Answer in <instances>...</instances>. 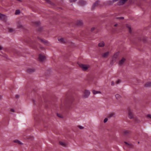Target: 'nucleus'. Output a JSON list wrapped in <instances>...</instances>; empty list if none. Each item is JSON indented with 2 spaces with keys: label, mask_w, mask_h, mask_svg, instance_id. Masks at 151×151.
<instances>
[{
  "label": "nucleus",
  "mask_w": 151,
  "mask_h": 151,
  "mask_svg": "<svg viewBox=\"0 0 151 151\" xmlns=\"http://www.w3.org/2000/svg\"><path fill=\"white\" fill-rule=\"evenodd\" d=\"M57 72L55 69L49 68L46 70L45 73L47 75H55L57 74Z\"/></svg>",
  "instance_id": "nucleus-1"
},
{
  "label": "nucleus",
  "mask_w": 151,
  "mask_h": 151,
  "mask_svg": "<svg viewBox=\"0 0 151 151\" xmlns=\"http://www.w3.org/2000/svg\"><path fill=\"white\" fill-rule=\"evenodd\" d=\"M80 68L83 71H86L90 68V65L88 64H79Z\"/></svg>",
  "instance_id": "nucleus-2"
},
{
  "label": "nucleus",
  "mask_w": 151,
  "mask_h": 151,
  "mask_svg": "<svg viewBox=\"0 0 151 151\" xmlns=\"http://www.w3.org/2000/svg\"><path fill=\"white\" fill-rule=\"evenodd\" d=\"M90 94V92L88 90H86L83 92L82 97L84 98H86L88 97Z\"/></svg>",
  "instance_id": "nucleus-3"
},
{
  "label": "nucleus",
  "mask_w": 151,
  "mask_h": 151,
  "mask_svg": "<svg viewBox=\"0 0 151 151\" xmlns=\"http://www.w3.org/2000/svg\"><path fill=\"white\" fill-rule=\"evenodd\" d=\"M38 59L40 61L43 62L46 59V57L44 55L40 54L39 55Z\"/></svg>",
  "instance_id": "nucleus-4"
},
{
  "label": "nucleus",
  "mask_w": 151,
  "mask_h": 151,
  "mask_svg": "<svg viewBox=\"0 0 151 151\" xmlns=\"http://www.w3.org/2000/svg\"><path fill=\"white\" fill-rule=\"evenodd\" d=\"M127 110L129 118L130 119H133L134 116L132 110L130 108H128Z\"/></svg>",
  "instance_id": "nucleus-5"
},
{
  "label": "nucleus",
  "mask_w": 151,
  "mask_h": 151,
  "mask_svg": "<svg viewBox=\"0 0 151 151\" xmlns=\"http://www.w3.org/2000/svg\"><path fill=\"white\" fill-rule=\"evenodd\" d=\"M38 39L40 40V41L46 45H50V43L47 41L43 40L40 38H38Z\"/></svg>",
  "instance_id": "nucleus-6"
},
{
  "label": "nucleus",
  "mask_w": 151,
  "mask_h": 151,
  "mask_svg": "<svg viewBox=\"0 0 151 151\" xmlns=\"http://www.w3.org/2000/svg\"><path fill=\"white\" fill-rule=\"evenodd\" d=\"M119 52H117L114 54L113 56V60H112V62L116 61V59L117 58L119 55Z\"/></svg>",
  "instance_id": "nucleus-7"
},
{
  "label": "nucleus",
  "mask_w": 151,
  "mask_h": 151,
  "mask_svg": "<svg viewBox=\"0 0 151 151\" xmlns=\"http://www.w3.org/2000/svg\"><path fill=\"white\" fill-rule=\"evenodd\" d=\"M126 60L125 58H122L118 62L119 65L120 66L123 65L125 61Z\"/></svg>",
  "instance_id": "nucleus-8"
},
{
  "label": "nucleus",
  "mask_w": 151,
  "mask_h": 151,
  "mask_svg": "<svg viewBox=\"0 0 151 151\" xmlns=\"http://www.w3.org/2000/svg\"><path fill=\"white\" fill-rule=\"evenodd\" d=\"M35 69L34 68H30L27 69V72L29 73H32L35 72Z\"/></svg>",
  "instance_id": "nucleus-9"
},
{
  "label": "nucleus",
  "mask_w": 151,
  "mask_h": 151,
  "mask_svg": "<svg viewBox=\"0 0 151 151\" xmlns=\"http://www.w3.org/2000/svg\"><path fill=\"white\" fill-rule=\"evenodd\" d=\"M0 19H2L4 21H6L7 19V17L4 15L0 14Z\"/></svg>",
  "instance_id": "nucleus-10"
},
{
  "label": "nucleus",
  "mask_w": 151,
  "mask_h": 151,
  "mask_svg": "<svg viewBox=\"0 0 151 151\" xmlns=\"http://www.w3.org/2000/svg\"><path fill=\"white\" fill-rule=\"evenodd\" d=\"M128 0H120L118 2V4L119 5H122L124 4Z\"/></svg>",
  "instance_id": "nucleus-11"
},
{
  "label": "nucleus",
  "mask_w": 151,
  "mask_h": 151,
  "mask_svg": "<svg viewBox=\"0 0 151 151\" xmlns=\"http://www.w3.org/2000/svg\"><path fill=\"white\" fill-rule=\"evenodd\" d=\"M109 51H107L104 52L102 55V56L104 58H107L109 54Z\"/></svg>",
  "instance_id": "nucleus-12"
},
{
  "label": "nucleus",
  "mask_w": 151,
  "mask_h": 151,
  "mask_svg": "<svg viewBox=\"0 0 151 151\" xmlns=\"http://www.w3.org/2000/svg\"><path fill=\"white\" fill-rule=\"evenodd\" d=\"M145 86L147 88L151 87V82H148L145 84Z\"/></svg>",
  "instance_id": "nucleus-13"
},
{
  "label": "nucleus",
  "mask_w": 151,
  "mask_h": 151,
  "mask_svg": "<svg viewBox=\"0 0 151 151\" xmlns=\"http://www.w3.org/2000/svg\"><path fill=\"white\" fill-rule=\"evenodd\" d=\"M99 4V1H97L95 2L93 5L92 6V8H93L97 6Z\"/></svg>",
  "instance_id": "nucleus-14"
},
{
  "label": "nucleus",
  "mask_w": 151,
  "mask_h": 151,
  "mask_svg": "<svg viewBox=\"0 0 151 151\" xmlns=\"http://www.w3.org/2000/svg\"><path fill=\"white\" fill-rule=\"evenodd\" d=\"M58 41L61 43H64L65 42V40L63 38H58Z\"/></svg>",
  "instance_id": "nucleus-15"
},
{
  "label": "nucleus",
  "mask_w": 151,
  "mask_h": 151,
  "mask_svg": "<svg viewBox=\"0 0 151 151\" xmlns=\"http://www.w3.org/2000/svg\"><path fill=\"white\" fill-rule=\"evenodd\" d=\"M98 46L99 47H103L104 46V43L103 42H101L98 44Z\"/></svg>",
  "instance_id": "nucleus-16"
},
{
  "label": "nucleus",
  "mask_w": 151,
  "mask_h": 151,
  "mask_svg": "<svg viewBox=\"0 0 151 151\" xmlns=\"http://www.w3.org/2000/svg\"><path fill=\"white\" fill-rule=\"evenodd\" d=\"M92 92L93 93L94 95H95L98 93H101V92L100 91H97L95 90H93Z\"/></svg>",
  "instance_id": "nucleus-17"
},
{
  "label": "nucleus",
  "mask_w": 151,
  "mask_h": 151,
  "mask_svg": "<svg viewBox=\"0 0 151 151\" xmlns=\"http://www.w3.org/2000/svg\"><path fill=\"white\" fill-rule=\"evenodd\" d=\"M77 24L79 26H81L83 24L82 21L81 20H78L77 22Z\"/></svg>",
  "instance_id": "nucleus-18"
},
{
  "label": "nucleus",
  "mask_w": 151,
  "mask_h": 151,
  "mask_svg": "<svg viewBox=\"0 0 151 151\" xmlns=\"http://www.w3.org/2000/svg\"><path fill=\"white\" fill-rule=\"evenodd\" d=\"M8 30L10 32H13L14 31V30L12 27H9Z\"/></svg>",
  "instance_id": "nucleus-19"
},
{
  "label": "nucleus",
  "mask_w": 151,
  "mask_h": 151,
  "mask_svg": "<svg viewBox=\"0 0 151 151\" xmlns=\"http://www.w3.org/2000/svg\"><path fill=\"white\" fill-rule=\"evenodd\" d=\"M115 97L117 99H119L121 98V96L118 94H116L115 95Z\"/></svg>",
  "instance_id": "nucleus-20"
},
{
  "label": "nucleus",
  "mask_w": 151,
  "mask_h": 151,
  "mask_svg": "<svg viewBox=\"0 0 151 151\" xmlns=\"http://www.w3.org/2000/svg\"><path fill=\"white\" fill-rule=\"evenodd\" d=\"M17 26L18 28H22L23 27L22 25L20 23H18L17 24Z\"/></svg>",
  "instance_id": "nucleus-21"
},
{
  "label": "nucleus",
  "mask_w": 151,
  "mask_h": 151,
  "mask_svg": "<svg viewBox=\"0 0 151 151\" xmlns=\"http://www.w3.org/2000/svg\"><path fill=\"white\" fill-rule=\"evenodd\" d=\"M126 27H127L128 29L129 32L130 33H131V28L130 26H129V25L127 24V25Z\"/></svg>",
  "instance_id": "nucleus-22"
},
{
  "label": "nucleus",
  "mask_w": 151,
  "mask_h": 151,
  "mask_svg": "<svg viewBox=\"0 0 151 151\" xmlns=\"http://www.w3.org/2000/svg\"><path fill=\"white\" fill-rule=\"evenodd\" d=\"M14 142L15 143H17L20 144H22V143L19 140L17 139L15 140L14 141Z\"/></svg>",
  "instance_id": "nucleus-23"
},
{
  "label": "nucleus",
  "mask_w": 151,
  "mask_h": 151,
  "mask_svg": "<svg viewBox=\"0 0 151 151\" xmlns=\"http://www.w3.org/2000/svg\"><path fill=\"white\" fill-rule=\"evenodd\" d=\"M59 143L61 145L63 146H65L66 145V143L63 142H60Z\"/></svg>",
  "instance_id": "nucleus-24"
},
{
  "label": "nucleus",
  "mask_w": 151,
  "mask_h": 151,
  "mask_svg": "<svg viewBox=\"0 0 151 151\" xmlns=\"http://www.w3.org/2000/svg\"><path fill=\"white\" fill-rule=\"evenodd\" d=\"M114 114L113 113H111L108 115V117L109 118H110L111 117L113 116Z\"/></svg>",
  "instance_id": "nucleus-25"
},
{
  "label": "nucleus",
  "mask_w": 151,
  "mask_h": 151,
  "mask_svg": "<svg viewBox=\"0 0 151 151\" xmlns=\"http://www.w3.org/2000/svg\"><path fill=\"white\" fill-rule=\"evenodd\" d=\"M129 133V132L128 131V130H125V131H124V132H123V134H124V135H126L128 134Z\"/></svg>",
  "instance_id": "nucleus-26"
},
{
  "label": "nucleus",
  "mask_w": 151,
  "mask_h": 151,
  "mask_svg": "<svg viewBox=\"0 0 151 151\" xmlns=\"http://www.w3.org/2000/svg\"><path fill=\"white\" fill-rule=\"evenodd\" d=\"M80 4L81 5H83L85 4V3L83 1H81L80 2Z\"/></svg>",
  "instance_id": "nucleus-27"
},
{
  "label": "nucleus",
  "mask_w": 151,
  "mask_h": 151,
  "mask_svg": "<svg viewBox=\"0 0 151 151\" xmlns=\"http://www.w3.org/2000/svg\"><path fill=\"white\" fill-rule=\"evenodd\" d=\"M78 127L79 128V129H83L84 128V127H82V126L81 125H78Z\"/></svg>",
  "instance_id": "nucleus-28"
},
{
  "label": "nucleus",
  "mask_w": 151,
  "mask_h": 151,
  "mask_svg": "<svg viewBox=\"0 0 151 151\" xmlns=\"http://www.w3.org/2000/svg\"><path fill=\"white\" fill-rule=\"evenodd\" d=\"M20 13V11L19 10H17L16 11L15 14H19Z\"/></svg>",
  "instance_id": "nucleus-29"
},
{
  "label": "nucleus",
  "mask_w": 151,
  "mask_h": 151,
  "mask_svg": "<svg viewBox=\"0 0 151 151\" xmlns=\"http://www.w3.org/2000/svg\"><path fill=\"white\" fill-rule=\"evenodd\" d=\"M107 3L109 5H110L112 4L114 2H113L112 1H108Z\"/></svg>",
  "instance_id": "nucleus-30"
},
{
  "label": "nucleus",
  "mask_w": 151,
  "mask_h": 151,
  "mask_svg": "<svg viewBox=\"0 0 151 151\" xmlns=\"http://www.w3.org/2000/svg\"><path fill=\"white\" fill-rule=\"evenodd\" d=\"M121 82V81L120 79H119L117 81L116 83L117 84H119L120 82Z\"/></svg>",
  "instance_id": "nucleus-31"
},
{
  "label": "nucleus",
  "mask_w": 151,
  "mask_h": 151,
  "mask_svg": "<svg viewBox=\"0 0 151 151\" xmlns=\"http://www.w3.org/2000/svg\"><path fill=\"white\" fill-rule=\"evenodd\" d=\"M107 121H108V119L107 118H105L104 120V123H105Z\"/></svg>",
  "instance_id": "nucleus-32"
},
{
  "label": "nucleus",
  "mask_w": 151,
  "mask_h": 151,
  "mask_svg": "<svg viewBox=\"0 0 151 151\" xmlns=\"http://www.w3.org/2000/svg\"><path fill=\"white\" fill-rule=\"evenodd\" d=\"M128 146H129V147H132V145L131 144H129V145H128Z\"/></svg>",
  "instance_id": "nucleus-33"
},
{
  "label": "nucleus",
  "mask_w": 151,
  "mask_h": 151,
  "mask_svg": "<svg viewBox=\"0 0 151 151\" xmlns=\"http://www.w3.org/2000/svg\"><path fill=\"white\" fill-rule=\"evenodd\" d=\"M147 117L148 118H150V119H151V114H148L147 115Z\"/></svg>",
  "instance_id": "nucleus-34"
},
{
  "label": "nucleus",
  "mask_w": 151,
  "mask_h": 151,
  "mask_svg": "<svg viewBox=\"0 0 151 151\" xmlns=\"http://www.w3.org/2000/svg\"><path fill=\"white\" fill-rule=\"evenodd\" d=\"M77 0H70V1L71 2H74L76 1Z\"/></svg>",
  "instance_id": "nucleus-35"
},
{
  "label": "nucleus",
  "mask_w": 151,
  "mask_h": 151,
  "mask_svg": "<svg viewBox=\"0 0 151 151\" xmlns=\"http://www.w3.org/2000/svg\"><path fill=\"white\" fill-rule=\"evenodd\" d=\"M3 49V47L1 45H0V50H2Z\"/></svg>",
  "instance_id": "nucleus-36"
},
{
  "label": "nucleus",
  "mask_w": 151,
  "mask_h": 151,
  "mask_svg": "<svg viewBox=\"0 0 151 151\" xmlns=\"http://www.w3.org/2000/svg\"><path fill=\"white\" fill-rule=\"evenodd\" d=\"M111 85L112 86H114V83L113 81H112L111 82Z\"/></svg>",
  "instance_id": "nucleus-37"
},
{
  "label": "nucleus",
  "mask_w": 151,
  "mask_h": 151,
  "mask_svg": "<svg viewBox=\"0 0 151 151\" xmlns=\"http://www.w3.org/2000/svg\"><path fill=\"white\" fill-rule=\"evenodd\" d=\"M117 18L119 19H124V18L123 17H120Z\"/></svg>",
  "instance_id": "nucleus-38"
},
{
  "label": "nucleus",
  "mask_w": 151,
  "mask_h": 151,
  "mask_svg": "<svg viewBox=\"0 0 151 151\" xmlns=\"http://www.w3.org/2000/svg\"><path fill=\"white\" fill-rule=\"evenodd\" d=\"M57 115H58V116L59 117H60V118H61L62 117L60 115V114H57Z\"/></svg>",
  "instance_id": "nucleus-39"
},
{
  "label": "nucleus",
  "mask_w": 151,
  "mask_h": 151,
  "mask_svg": "<svg viewBox=\"0 0 151 151\" xmlns=\"http://www.w3.org/2000/svg\"><path fill=\"white\" fill-rule=\"evenodd\" d=\"M95 28L94 27H93L91 29V31H93L94 30Z\"/></svg>",
  "instance_id": "nucleus-40"
},
{
  "label": "nucleus",
  "mask_w": 151,
  "mask_h": 151,
  "mask_svg": "<svg viewBox=\"0 0 151 151\" xmlns=\"http://www.w3.org/2000/svg\"><path fill=\"white\" fill-rule=\"evenodd\" d=\"M118 0H113L112 1H113V2H115L118 1Z\"/></svg>",
  "instance_id": "nucleus-41"
},
{
  "label": "nucleus",
  "mask_w": 151,
  "mask_h": 151,
  "mask_svg": "<svg viewBox=\"0 0 151 151\" xmlns=\"http://www.w3.org/2000/svg\"><path fill=\"white\" fill-rule=\"evenodd\" d=\"M11 111L13 112H14V110L13 109H12L11 110Z\"/></svg>",
  "instance_id": "nucleus-42"
},
{
  "label": "nucleus",
  "mask_w": 151,
  "mask_h": 151,
  "mask_svg": "<svg viewBox=\"0 0 151 151\" xmlns=\"http://www.w3.org/2000/svg\"><path fill=\"white\" fill-rule=\"evenodd\" d=\"M124 143L128 145H129V144L126 142H124Z\"/></svg>",
  "instance_id": "nucleus-43"
},
{
  "label": "nucleus",
  "mask_w": 151,
  "mask_h": 151,
  "mask_svg": "<svg viewBox=\"0 0 151 151\" xmlns=\"http://www.w3.org/2000/svg\"><path fill=\"white\" fill-rule=\"evenodd\" d=\"M118 25V24H115L114 25V27H116V26H117Z\"/></svg>",
  "instance_id": "nucleus-44"
},
{
  "label": "nucleus",
  "mask_w": 151,
  "mask_h": 151,
  "mask_svg": "<svg viewBox=\"0 0 151 151\" xmlns=\"http://www.w3.org/2000/svg\"><path fill=\"white\" fill-rule=\"evenodd\" d=\"M19 96L18 95H16V97L17 98H18L19 97Z\"/></svg>",
  "instance_id": "nucleus-45"
},
{
  "label": "nucleus",
  "mask_w": 151,
  "mask_h": 151,
  "mask_svg": "<svg viewBox=\"0 0 151 151\" xmlns=\"http://www.w3.org/2000/svg\"><path fill=\"white\" fill-rule=\"evenodd\" d=\"M6 24L7 25H9L10 24L9 23V22H6Z\"/></svg>",
  "instance_id": "nucleus-46"
},
{
  "label": "nucleus",
  "mask_w": 151,
  "mask_h": 151,
  "mask_svg": "<svg viewBox=\"0 0 151 151\" xmlns=\"http://www.w3.org/2000/svg\"><path fill=\"white\" fill-rule=\"evenodd\" d=\"M2 99V96H1L0 95V99Z\"/></svg>",
  "instance_id": "nucleus-47"
}]
</instances>
